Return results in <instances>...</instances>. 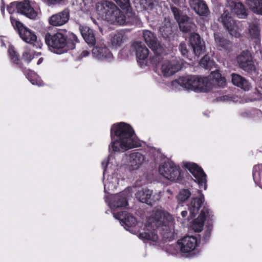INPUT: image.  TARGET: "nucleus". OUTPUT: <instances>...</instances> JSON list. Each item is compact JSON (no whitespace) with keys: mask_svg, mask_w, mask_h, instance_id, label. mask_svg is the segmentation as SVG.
<instances>
[{"mask_svg":"<svg viewBox=\"0 0 262 262\" xmlns=\"http://www.w3.org/2000/svg\"><path fill=\"white\" fill-rule=\"evenodd\" d=\"M159 171L162 176L168 180L175 181L179 179V168L172 162H165L160 165Z\"/></svg>","mask_w":262,"mask_h":262,"instance_id":"0eeeda50","label":"nucleus"},{"mask_svg":"<svg viewBox=\"0 0 262 262\" xmlns=\"http://www.w3.org/2000/svg\"><path fill=\"white\" fill-rule=\"evenodd\" d=\"M227 96H223V100H226V98H227Z\"/></svg>","mask_w":262,"mask_h":262,"instance_id":"680f3d73","label":"nucleus"},{"mask_svg":"<svg viewBox=\"0 0 262 262\" xmlns=\"http://www.w3.org/2000/svg\"><path fill=\"white\" fill-rule=\"evenodd\" d=\"M245 4L253 13L262 15V0H245Z\"/></svg>","mask_w":262,"mask_h":262,"instance_id":"7c9ffc66","label":"nucleus"},{"mask_svg":"<svg viewBox=\"0 0 262 262\" xmlns=\"http://www.w3.org/2000/svg\"><path fill=\"white\" fill-rule=\"evenodd\" d=\"M142 4L143 5V7L145 10H151L154 6V4L150 0H148V2H146L145 4H144L143 2H142Z\"/></svg>","mask_w":262,"mask_h":262,"instance_id":"8fccbe9b","label":"nucleus"},{"mask_svg":"<svg viewBox=\"0 0 262 262\" xmlns=\"http://www.w3.org/2000/svg\"><path fill=\"white\" fill-rule=\"evenodd\" d=\"M79 29L82 36L88 44L92 46L95 44L96 38L93 30L86 26L81 25H79Z\"/></svg>","mask_w":262,"mask_h":262,"instance_id":"bb28decb","label":"nucleus"},{"mask_svg":"<svg viewBox=\"0 0 262 262\" xmlns=\"http://www.w3.org/2000/svg\"><path fill=\"white\" fill-rule=\"evenodd\" d=\"M166 192H167L168 193L170 194H171V193H171V191L170 189H167V191H166Z\"/></svg>","mask_w":262,"mask_h":262,"instance_id":"bf43d9fd","label":"nucleus"},{"mask_svg":"<svg viewBox=\"0 0 262 262\" xmlns=\"http://www.w3.org/2000/svg\"><path fill=\"white\" fill-rule=\"evenodd\" d=\"M22 58L25 61L29 63L33 59L34 55L28 49H26L22 55Z\"/></svg>","mask_w":262,"mask_h":262,"instance_id":"c03bdc74","label":"nucleus"},{"mask_svg":"<svg viewBox=\"0 0 262 262\" xmlns=\"http://www.w3.org/2000/svg\"><path fill=\"white\" fill-rule=\"evenodd\" d=\"M50 5H56L62 4L65 0H47Z\"/></svg>","mask_w":262,"mask_h":262,"instance_id":"603ef678","label":"nucleus"},{"mask_svg":"<svg viewBox=\"0 0 262 262\" xmlns=\"http://www.w3.org/2000/svg\"><path fill=\"white\" fill-rule=\"evenodd\" d=\"M70 11L66 8L62 11L53 14L48 19L50 25L54 27H60L66 24L70 19Z\"/></svg>","mask_w":262,"mask_h":262,"instance_id":"ddd939ff","label":"nucleus"},{"mask_svg":"<svg viewBox=\"0 0 262 262\" xmlns=\"http://www.w3.org/2000/svg\"><path fill=\"white\" fill-rule=\"evenodd\" d=\"M212 81L215 84L221 88H224L226 84L225 78L222 77L219 73H214L213 74Z\"/></svg>","mask_w":262,"mask_h":262,"instance_id":"58836bf2","label":"nucleus"},{"mask_svg":"<svg viewBox=\"0 0 262 262\" xmlns=\"http://www.w3.org/2000/svg\"><path fill=\"white\" fill-rule=\"evenodd\" d=\"M181 214L183 217H185L187 215V211H183L181 212Z\"/></svg>","mask_w":262,"mask_h":262,"instance_id":"5fc2aeb1","label":"nucleus"},{"mask_svg":"<svg viewBox=\"0 0 262 262\" xmlns=\"http://www.w3.org/2000/svg\"><path fill=\"white\" fill-rule=\"evenodd\" d=\"M145 156L142 154L137 152L130 154L128 158V166L130 171L138 169L144 163Z\"/></svg>","mask_w":262,"mask_h":262,"instance_id":"412c9836","label":"nucleus"},{"mask_svg":"<svg viewBox=\"0 0 262 262\" xmlns=\"http://www.w3.org/2000/svg\"><path fill=\"white\" fill-rule=\"evenodd\" d=\"M180 3L184 4L185 3V0H179Z\"/></svg>","mask_w":262,"mask_h":262,"instance_id":"13d9d810","label":"nucleus"},{"mask_svg":"<svg viewBox=\"0 0 262 262\" xmlns=\"http://www.w3.org/2000/svg\"><path fill=\"white\" fill-rule=\"evenodd\" d=\"M211 216H212L211 212L209 211V209L207 207L204 206L199 217L193 221L192 229L195 232H201L203 230L205 219L210 217Z\"/></svg>","mask_w":262,"mask_h":262,"instance_id":"6ab92c4d","label":"nucleus"},{"mask_svg":"<svg viewBox=\"0 0 262 262\" xmlns=\"http://www.w3.org/2000/svg\"><path fill=\"white\" fill-rule=\"evenodd\" d=\"M191 195L190 191L187 189H183L180 191L177 196L179 203H183L186 201Z\"/></svg>","mask_w":262,"mask_h":262,"instance_id":"a19ab883","label":"nucleus"},{"mask_svg":"<svg viewBox=\"0 0 262 262\" xmlns=\"http://www.w3.org/2000/svg\"><path fill=\"white\" fill-rule=\"evenodd\" d=\"M231 81L234 85L245 91H248L251 88L249 82L244 77L237 74H231Z\"/></svg>","mask_w":262,"mask_h":262,"instance_id":"cd10ccee","label":"nucleus"},{"mask_svg":"<svg viewBox=\"0 0 262 262\" xmlns=\"http://www.w3.org/2000/svg\"><path fill=\"white\" fill-rule=\"evenodd\" d=\"M179 50L181 51V54L185 57H188V50L187 48V45L184 42H181L179 47Z\"/></svg>","mask_w":262,"mask_h":262,"instance_id":"49530a36","label":"nucleus"},{"mask_svg":"<svg viewBox=\"0 0 262 262\" xmlns=\"http://www.w3.org/2000/svg\"><path fill=\"white\" fill-rule=\"evenodd\" d=\"M42 61H43V58H40L38 59V61H37V64L38 65L40 64L41 63H42Z\"/></svg>","mask_w":262,"mask_h":262,"instance_id":"4d7b16f0","label":"nucleus"},{"mask_svg":"<svg viewBox=\"0 0 262 262\" xmlns=\"http://www.w3.org/2000/svg\"><path fill=\"white\" fill-rule=\"evenodd\" d=\"M143 37L148 47L157 55L163 52V47L158 40L156 36L150 31L144 30Z\"/></svg>","mask_w":262,"mask_h":262,"instance_id":"9b49d317","label":"nucleus"},{"mask_svg":"<svg viewBox=\"0 0 262 262\" xmlns=\"http://www.w3.org/2000/svg\"><path fill=\"white\" fill-rule=\"evenodd\" d=\"M113 141L110 146L114 151L123 152L136 146L135 134L132 127L124 122L114 124L111 129Z\"/></svg>","mask_w":262,"mask_h":262,"instance_id":"f257e3e1","label":"nucleus"},{"mask_svg":"<svg viewBox=\"0 0 262 262\" xmlns=\"http://www.w3.org/2000/svg\"><path fill=\"white\" fill-rule=\"evenodd\" d=\"M178 244L182 252L189 253L196 246V239L193 236H186L179 241Z\"/></svg>","mask_w":262,"mask_h":262,"instance_id":"4be33fe9","label":"nucleus"},{"mask_svg":"<svg viewBox=\"0 0 262 262\" xmlns=\"http://www.w3.org/2000/svg\"><path fill=\"white\" fill-rule=\"evenodd\" d=\"M190 7L201 16H207L209 13V9L203 0H189Z\"/></svg>","mask_w":262,"mask_h":262,"instance_id":"5701e85b","label":"nucleus"},{"mask_svg":"<svg viewBox=\"0 0 262 262\" xmlns=\"http://www.w3.org/2000/svg\"><path fill=\"white\" fill-rule=\"evenodd\" d=\"M226 2L227 6L230 8L233 14L241 19L247 18V10L239 0H226Z\"/></svg>","mask_w":262,"mask_h":262,"instance_id":"2eb2a0df","label":"nucleus"},{"mask_svg":"<svg viewBox=\"0 0 262 262\" xmlns=\"http://www.w3.org/2000/svg\"><path fill=\"white\" fill-rule=\"evenodd\" d=\"M200 64L205 69L211 70L215 66V62L213 60L210 59L208 56L205 55L201 60Z\"/></svg>","mask_w":262,"mask_h":262,"instance_id":"4c0bfd02","label":"nucleus"},{"mask_svg":"<svg viewBox=\"0 0 262 262\" xmlns=\"http://www.w3.org/2000/svg\"><path fill=\"white\" fill-rule=\"evenodd\" d=\"M10 20L13 26L15 28L17 29L18 33L20 32V29H21V28L25 27V26L20 21L13 18L12 16H11Z\"/></svg>","mask_w":262,"mask_h":262,"instance_id":"a18cd8bd","label":"nucleus"},{"mask_svg":"<svg viewBox=\"0 0 262 262\" xmlns=\"http://www.w3.org/2000/svg\"><path fill=\"white\" fill-rule=\"evenodd\" d=\"M237 60L239 67L243 70L249 73L255 72L256 68L252 60L251 54L249 51H243L238 56Z\"/></svg>","mask_w":262,"mask_h":262,"instance_id":"9d476101","label":"nucleus"},{"mask_svg":"<svg viewBox=\"0 0 262 262\" xmlns=\"http://www.w3.org/2000/svg\"><path fill=\"white\" fill-rule=\"evenodd\" d=\"M237 60L239 67L243 70L249 73L255 72L256 68L252 60L251 54L249 51H243L238 56Z\"/></svg>","mask_w":262,"mask_h":262,"instance_id":"1a4fd4ad","label":"nucleus"},{"mask_svg":"<svg viewBox=\"0 0 262 262\" xmlns=\"http://www.w3.org/2000/svg\"><path fill=\"white\" fill-rule=\"evenodd\" d=\"M211 229L208 228L205 232L204 235L203 236V240L206 241H207L210 237L211 234Z\"/></svg>","mask_w":262,"mask_h":262,"instance_id":"3c124183","label":"nucleus"},{"mask_svg":"<svg viewBox=\"0 0 262 262\" xmlns=\"http://www.w3.org/2000/svg\"><path fill=\"white\" fill-rule=\"evenodd\" d=\"M134 51L136 52L137 61L141 63L145 60L149 55V50L145 45L141 41L135 42L132 45Z\"/></svg>","mask_w":262,"mask_h":262,"instance_id":"aec40b11","label":"nucleus"},{"mask_svg":"<svg viewBox=\"0 0 262 262\" xmlns=\"http://www.w3.org/2000/svg\"><path fill=\"white\" fill-rule=\"evenodd\" d=\"M260 31L259 19L255 18L253 21L249 23L247 34L250 39H259Z\"/></svg>","mask_w":262,"mask_h":262,"instance_id":"a878e982","label":"nucleus"},{"mask_svg":"<svg viewBox=\"0 0 262 262\" xmlns=\"http://www.w3.org/2000/svg\"><path fill=\"white\" fill-rule=\"evenodd\" d=\"M214 38L216 45L223 49H226L230 43V41L219 32L214 33Z\"/></svg>","mask_w":262,"mask_h":262,"instance_id":"f704fd0d","label":"nucleus"},{"mask_svg":"<svg viewBox=\"0 0 262 262\" xmlns=\"http://www.w3.org/2000/svg\"><path fill=\"white\" fill-rule=\"evenodd\" d=\"M121 8L125 9L129 6V0H114Z\"/></svg>","mask_w":262,"mask_h":262,"instance_id":"de8ad7c7","label":"nucleus"},{"mask_svg":"<svg viewBox=\"0 0 262 262\" xmlns=\"http://www.w3.org/2000/svg\"><path fill=\"white\" fill-rule=\"evenodd\" d=\"M170 9L175 19L178 24L182 22V21H184L187 19V17L188 16L182 15L181 11L177 8L174 6H171Z\"/></svg>","mask_w":262,"mask_h":262,"instance_id":"ea45409f","label":"nucleus"},{"mask_svg":"<svg viewBox=\"0 0 262 262\" xmlns=\"http://www.w3.org/2000/svg\"><path fill=\"white\" fill-rule=\"evenodd\" d=\"M114 216L120 221L122 226L129 231H130L129 228L135 226L137 224L136 218L125 211L114 213Z\"/></svg>","mask_w":262,"mask_h":262,"instance_id":"dca6fc26","label":"nucleus"},{"mask_svg":"<svg viewBox=\"0 0 262 262\" xmlns=\"http://www.w3.org/2000/svg\"><path fill=\"white\" fill-rule=\"evenodd\" d=\"M181 69V64L176 58L170 60H164L161 65V72L165 77L172 76Z\"/></svg>","mask_w":262,"mask_h":262,"instance_id":"f8f14e48","label":"nucleus"},{"mask_svg":"<svg viewBox=\"0 0 262 262\" xmlns=\"http://www.w3.org/2000/svg\"><path fill=\"white\" fill-rule=\"evenodd\" d=\"M40 53H38L37 54V55H40Z\"/></svg>","mask_w":262,"mask_h":262,"instance_id":"e2e57ef3","label":"nucleus"},{"mask_svg":"<svg viewBox=\"0 0 262 262\" xmlns=\"http://www.w3.org/2000/svg\"><path fill=\"white\" fill-rule=\"evenodd\" d=\"M89 54V52L86 50H84L82 51L80 56L81 58H82L87 56Z\"/></svg>","mask_w":262,"mask_h":262,"instance_id":"864d4df0","label":"nucleus"},{"mask_svg":"<svg viewBox=\"0 0 262 262\" xmlns=\"http://www.w3.org/2000/svg\"><path fill=\"white\" fill-rule=\"evenodd\" d=\"M17 13L32 19H35L37 16V12L30 5V0L17 2Z\"/></svg>","mask_w":262,"mask_h":262,"instance_id":"a211bd4d","label":"nucleus"},{"mask_svg":"<svg viewBox=\"0 0 262 262\" xmlns=\"http://www.w3.org/2000/svg\"><path fill=\"white\" fill-rule=\"evenodd\" d=\"M20 38L26 42L33 45L36 48H40L42 43L38 39L35 33L26 27L21 28L18 33Z\"/></svg>","mask_w":262,"mask_h":262,"instance_id":"4468645a","label":"nucleus"},{"mask_svg":"<svg viewBox=\"0 0 262 262\" xmlns=\"http://www.w3.org/2000/svg\"><path fill=\"white\" fill-rule=\"evenodd\" d=\"M152 194V190L148 189H145L138 191L136 194L137 199L142 203L146 204L148 202L149 197Z\"/></svg>","mask_w":262,"mask_h":262,"instance_id":"e433bc0d","label":"nucleus"},{"mask_svg":"<svg viewBox=\"0 0 262 262\" xmlns=\"http://www.w3.org/2000/svg\"><path fill=\"white\" fill-rule=\"evenodd\" d=\"M126 37L123 31L115 34L111 39V43L114 47H119L126 41Z\"/></svg>","mask_w":262,"mask_h":262,"instance_id":"72a5a7b5","label":"nucleus"},{"mask_svg":"<svg viewBox=\"0 0 262 262\" xmlns=\"http://www.w3.org/2000/svg\"><path fill=\"white\" fill-rule=\"evenodd\" d=\"M46 44L52 48L54 52L57 54L67 52L69 50L74 49L75 43L78 42L77 36L73 33L66 35L61 32L51 34L47 33L45 36Z\"/></svg>","mask_w":262,"mask_h":262,"instance_id":"7ed1b4c3","label":"nucleus"},{"mask_svg":"<svg viewBox=\"0 0 262 262\" xmlns=\"http://www.w3.org/2000/svg\"><path fill=\"white\" fill-rule=\"evenodd\" d=\"M171 215L165 212L161 207H156L147 220L146 228L144 231L139 233V237L144 241L157 242L159 239L156 232L161 227H166L171 221Z\"/></svg>","mask_w":262,"mask_h":262,"instance_id":"f03ea898","label":"nucleus"},{"mask_svg":"<svg viewBox=\"0 0 262 262\" xmlns=\"http://www.w3.org/2000/svg\"><path fill=\"white\" fill-rule=\"evenodd\" d=\"M184 166L195 178V180L200 186L204 187V189H206L207 187L206 174L202 168L198 166L195 163L188 162L184 163Z\"/></svg>","mask_w":262,"mask_h":262,"instance_id":"6e6552de","label":"nucleus"},{"mask_svg":"<svg viewBox=\"0 0 262 262\" xmlns=\"http://www.w3.org/2000/svg\"><path fill=\"white\" fill-rule=\"evenodd\" d=\"M106 161H103V162H102V166H103V167H104V172H105V165H106Z\"/></svg>","mask_w":262,"mask_h":262,"instance_id":"6e6d98bb","label":"nucleus"},{"mask_svg":"<svg viewBox=\"0 0 262 262\" xmlns=\"http://www.w3.org/2000/svg\"><path fill=\"white\" fill-rule=\"evenodd\" d=\"M104 11V19L114 25H123L125 22V16L116 5L112 2L105 1L101 4Z\"/></svg>","mask_w":262,"mask_h":262,"instance_id":"39448f33","label":"nucleus"},{"mask_svg":"<svg viewBox=\"0 0 262 262\" xmlns=\"http://www.w3.org/2000/svg\"><path fill=\"white\" fill-rule=\"evenodd\" d=\"M204 202V197L202 194H200L199 196L192 198L190 203L188 205V210L192 217H194L198 213Z\"/></svg>","mask_w":262,"mask_h":262,"instance_id":"393cba45","label":"nucleus"},{"mask_svg":"<svg viewBox=\"0 0 262 262\" xmlns=\"http://www.w3.org/2000/svg\"><path fill=\"white\" fill-rule=\"evenodd\" d=\"M117 185V179L111 178L107 179V182L104 184V190L107 189L109 191H113L116 188Z\"/></svg>","mask_w":262,"mask_h":262,"instance_id":"79ce46f5","label":"nucleus"},{"mask_svg":"<svg viewBox=\"0 0 262 262\" xmlns=\"http://www.w3.org/2000/svg\"><path fill=\"white\" fill-rule=\"evenodd\" d=\"M189 41L195 56L199 57L204 53L205 46L198 34L191 33L189 37Z\"/></svg>","mask_w":262,"mask_h":262,"instance_id":"f3484780","label":"nucleus"},{"mask_svg":"<svg viewBox=\"0 0 262 262\" xmlns=\"http://www.w3.org/2000/svg\"><path fill=\"white\" fill-rule=\"evenodd\" d=\"M7 10L10 14H12L15 11L17 12V2H14L10 3L7 7Z\"/></svg>","mask_w":262,"mask_h":262,"instance_id":"09e8293b","label":"nucleus"},{"mask_svg":"<svg viewBox=\"0 0 262 262\" xmlns=\"http://www.w3.org/2000/svg\"><path fill=\"white\" fill-rule=\"evenodd\" d=\"M92 20H93V23L95 24H96L97 25V23L96 21V20L93 18H92Z\"/></svg>","mask_w":262,"mask_h":262,"instance_id":"052dcab7","label":"nucleus"},{"mask_svg":"<svg viewBox=\"0 0 262 262\" xmlns=\"http://www.w3.org/2000/svg\"><path fill=\"white\" fill-rule=\"evenodd\" d=\"M92 53L94 56L101 59L110 58L112 57V53L105 46L95 47L92 50Z\"/></svg>","mask_w":262,"mask_h":262,"instance_id":"c756f323","label":"nucleus"},{"mask_svg":"<svg viewBox=\"0 0 262 262\" xmlns=\"http://www.w3.org/2000/svg\"><path fill=\"white\" fill-rule=\"evenodd\" d=\"M253 178L255 183L262 187V164L254 167Z\"/></svg>","mask_w":262,"mask_h":262,"instance_id":"c9c22d12","label":"nucleus"},{"mask_svg":"<svg viewBox=\"0 0 262 262\" xmlns=\"http://www.w3.org/2000/svg\"><path fill=\"white\" fill-rule=\"evenodd\" d=\"M218 21L221 22L225 28L229 31L231 30L234 26V21L228 10H225L219 17Z\"/></svg>","mask_w":262,"mask_h":262,"instance_id":"c85d7f7f","label":"nucleus"},{"mask_svg":"<svg viewBox=\"0 0 262 262\" xmlns=\"http://www.w3.org/2000/svg\"><path fill=\"white\" fill-rule=\"evenodd\" d=\"M129 196V193L124 191L115 195L110 204L111 208H120L125 207L127 205V199Z\"/></svg>","mask_w":262,"mask_h":262,"instance_id":"b1692460","label":"nucleus"},{"mask_svg":"<svg viewBox=\"0 0 262 262\" xmlns=\"http://www.w3.org/2000/svg\"><path fill=\"white\" fill-rule=\"evenodd\" d=\"M172 85L174 86L179 85L186 90H191L196 92H207L210 88L207 78L192 75L180 77L173 81Z\"/></svg>","mask_w":262,"mask_h":262,"instance_id":"20e7f679","label":"nucleus"},{"mask_svg":"<svg viewBox=\"0 0 262 262\" xmlns=\"http://www.w3.org/2000/svg\"><path fill=\"white\" fill-rule=\"evenodd\" d=\"M179 26L180 30L185 33L194 31L196 28L195 24L191 21L188 17H187L186 20L179 23Z\"/></svg>","mask_w":262,"mask_h":262,"instance_id":"473e14b6","label":"nucleus"},{"mask_svg":"<svg viewBox=\"0 0 262 262\" xmlns=\"http://www.w3.org/2000/svg\"><path fill=\"white\" fill-rule=\"evenodd\" d=\"M8 52L12 62L17 67L21 69L23 72L26 74L28 79L32 84H36L39 86H41L43 84L41 80L38 78L37 75L33 71L26 70V68L23 67V64L19 58V55L14 50L13 47H10L8 50Z\"/></svg>","mask_w":262,"mask_h":262,"instance_id":"423d86ee","label":"nucleus"},{"mask_svg":"<svg viewBox=\"0 0 262 262\" xmlns=\"http://www.w3.org/2000/svg\"><path fill=\"white\" fill-rule=\"evenodd\" d=\"M159 32L164 38L169 37L173 33L172 25L170 21L165 18L163 24L159 28Z\"/></svg>","mask_w":262,"mask_h":262,"instance_id":"2f4dec72","label":"nucleus"},{"mask_svg":"<svg viewBox=\"0 0 262 262\" xmlns=\"http://www.w3.org/2000/svg\"><path fill=\"white\" fill-rule=\"evenodd\" d=\"M162 192L159 191L158 192H155L153 193V191H152V194L150 195V197H149V200H148V202L147 204L150 205H153L157 202H159L162 196Z\"/></svg>","mask_w":262,"mask_h":262,"instance_id":"37998d69","label":"nucleus"}]
</instances>
